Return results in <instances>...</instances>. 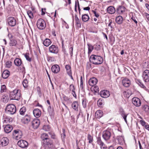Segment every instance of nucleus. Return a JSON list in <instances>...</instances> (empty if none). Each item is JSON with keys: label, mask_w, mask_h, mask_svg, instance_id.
I'll return each instance as SVG.
<instances>
[{"label": "nucleus", "mask_w": 149, "mask_h": 149, "mask_svg": "<svg viewBox=\"0 0 149 149\" xmlns=\"http://www.w3.org/2000/svg\"><path fill=\"white\" fill-rule=\"evenodd\" d=\"M21 96L20 91L19 90L15 89L10 92L9 97L11 100H19Z\"/></svg>", "instance_id": "f257e3e1"}, {"label": "nucleus", "mask_w": 149, "mask_h": 149, "mask_svg": "<svg viewBox=\"0 0 149 149\" xmlns=\"http://www.w3.org/2000/svg\"><path fill=\"white\" fill-rule=\"evenodd\" d=\"M90 61L95 65H100L103 62V58L101 56L92 55L90 58Z\"/></svg>", "instance_id": "f03ea898"}, {"label": "nucleus", "mask_w": 149, "mask_h": 149, "mask_svg": "<svg viewBox=\"0 0 149 149\" xmlns=\"http://www.w3.org/2000/svg\"><path fill=\"white\" fill-rule=\"evenodd\" d=\"M6 111L7 112H10L11 114H13L16 112V107L13 104H9L6 106Z\"/></svg>", "instance_id": "7ed1b4c3"}, {"label": "nucleus", "mask_w": 149, "mask_h": 149, "mask_svg": "<svg viewBox=\"0 0 149 149\" xmlns=\"http://www.w3.org/2000/svg\"><path fill=\"white\" fill-rule=\"evenodd\" d=\"M37 26L39 29L42 30L45 28L46 24L43 19H40L37 21Z\"/></svg>", "instance_id": "20e7f679"}, {"label": "nucleus", "mask_w": 149, "mask_h": 149, "mask_svg": "<svg viewBox=\"0 0 149 149\" xmlns=\"http://www.w3.org/2000/svg\"><path fill=\"white\" fill-rule=\"evenodd\" d=\"M142 77L145 82H148L149 81V70H145L143 72Z\"/></svg>", "instance_id": "39448f33"}, {"label": "nucleus", "mask_w": 149, "mask_h": 149, "mask_svg": "<svg viewBox=\"0 0 149 149\" xmlns=\"http://www.w3.org/2000/svg\"><path fill=\"white\" fill-rule=\"evenodd\" d=\"M14 138L16 140H19L21 138L22 133L21 131L15 130L13 133Z\"/></svg>", "instance_id": "423d86ee"}, {"label": "nucleus", "mask_w": 149, "mask_h": 149, "mask_svg": "<svg viewBox=\"0 0 149 149\" xmlns=\"http://www.w3.org/2000/svg\"><path fill=\"white\" fill-rule=\"evenodd\" d=\"M7 21L8 24L12 26H15L16 23V21L13 17H10L8 18Z\"/></svg>", "instance_id": "0eeeda50"}, {"label": "nucleus", "mask_w": 149, "mask_h": 149, "mask_svg": "<svg viewBox=\"0 0 149 149\" xmlns=\"http://www.w3.org/2000/svg\"><path fill=\"white\" fill-rule=\"evenodd\" d=\"M132 102L133 104L136 107L140 106L141 104L140 100L138 97H134L132 99Z\"/></svg>", "instance_id": "6e6552de"}, {"label": "nucleus", "mask_w": 149, "mask_h": 149, "mask_svg": "<svg viewBox=\"0 0 149 149\" xmlns=\"http://www.w3.org/2000/svg\"><path fill=\"white\" fill-rule=\"evenodd\" d=\"M49 51L52 53L56 54L58 52V49L57 46L52 45L49 47Z\"/></svg>", "instance_id": "1a4fd4ad"}, {"label": "nucleus", "mask_w": 149, "mask_h": 149, "mask_svg": "<svg viewBox=\"0 0 149 149\" xmlns=\"http://www.w3.org/2000/svg\"><path fill=\"white\" fill-rule=\"evenodd\" d=\"M111 136V134L109 131L106 130L103 131L102 136L104 140H109L110 139Z\"/></svg>", "instance_id": "9d476101"}, {"label": "nucleus", "mask_w": 149, "mask_h": 149, "mask_svg": "<svg viewBox=\"0 0 149 149\" xmlns=\"http://www.w3.org/2000/svg\"><path fill=\"white\" fill-rule=\"evenodd\" d=\"M31 118L29 115H26L22 119V122L24 124H27L31 120Z\"/></svg>", "instance_id": "9b49d317"}, {"label": "nucleus", "mask_w": 149, "mask_h": 149, "mask_svg": "<svg viewBox=\"0 0 149 149\" xmlns=\"http://www.w3.org/2000/svg\"><path fill=\"white\" fill-rule=\"evenodd\" d=\"M17 145L20 147L23 148L28 146V143L26 140H19L17 142Z\"/></svg>", "instance_id": "f8f14e48"}, {"label": "nucleus", "mask_w": 149, "mask_h": 149, "mask_svg": "<svg viewBox=\"0 0 149 149\" xmlns=\"http://www.w3.org/2000/svg\"><path fill=\"white\" fill-rule=\"evenodd\" d=\"M40 124V121L38 119H34L32 122V125L34 129H37Z\"/></svg>", "instance_id": "ddd939ff"}, {"label": "nucleus", "mask_w": 149, "mask_h": 149, "mask_svg": "<svg viewBox=\"0 0 149 149\" xmlns=\"http://www.w3.org/2000/svg\"><path fill=\"white\" fill-rule=\"evenodd\" d=\"M100 95L102 97L106 98L108 97L110 95V94L109 91L104 90L100 92Z\"/></svg>", "instance_id": "4468645a"}, {"label": "nucleus", "mask_w": 149, "mask_h": 149, "mask_svg": "<svg viewBox=\"0 0 149 149\" xmlns=\"http://www.w3.org/2000/svg\"><path fill=\"white\" fill-rule=\"evenodd\" d=\"M122 83L123 86L126 87H129L131 84L130 80L128 78H124L123 79Z\"/></svg>", "instance_id": "2eb2a0df"}, {"label": "nucleus", "mask_w": 149, "mask_h": 149, "mask_svg": "<svg viewBox=\"0 0 149 149\" xmlns=\"http://www.w3.org/2000/svg\"><path fill=\"white\" fill-rule=\"evenodd\" d=\"M43 143L46 147L50 148L53 146L52 140H43Z\"/></svg>", "instance_id": "dca6fc26"}, {"label": "nucleus", "mask_w": 149, "mask_h": 149, "mask_svg": "<svg viewBox=\"0 0 149 149\" xmlns=\"http://www.w3.org/2000/svg\"><path fill=\"white\" fill-rule=\"evenodd\" d=\"M3 127L4 128L5 132L7 133L10 132L13 129L12 127L10 125H4Z\"/></svg>", "instance_id": "f3484780"}, {"label": "nucleus", "mask_w": 149, "mask_h": 149, "mask_svg": "<svg viewBox=\"0 0 149 149\" xmlns=\"http://www.w3.org/2000/svg\"><path fill=\"white\" fill-rule=\"evenodd\" d=\"M52 72L54 73H57L60 70V67L57 65H55L52 66L51 68Z\"/></svg>", "instance_id": "a211bd4d"}, {"label": "nucleus", "mask_w": 149, "mask_h": 149, "mask_svg": "<svg viewBox=\"0 0 149 149\" xmlns=\"http://www.w3.org/2000/svg\"><path fill=\"white\" fill-rule=\"evenodd\" d=\"M34 116L36 118L39 117L41 115V112L40 110L38 109H34L33 111Z\"/></svg>", "instance_id": "6ab92c4d"}, {"label": "nucleus", "mask_w": 149, "mask_h": 149, "mask_svg": "<svg viewBox=\"0 0 149 149\" xmlns=\"http://www.w3.org/2000/svg\"><path fill=\"white\" fill-rule=\"evenodd\" d=\"M97 82V80L96 78L93 77L91 78L89 81V84L90 86H93L95 85Z\"/></svg>", "instance_id": "aec40b11"}, {"label": "nucleus", "mask_w": 149, "mask_h": 149, "mask_svg": "<svg viewBox=\"0 0 149 149\" xmlns=\"http://www.w3.org/2000/svg\"><path fill=\"white\" fill-rule=\"evenodd\" d=\"M125 8L123 6H120L117 9V11L120 14H123L125 10Z\"/></svg>", "instance_id": "412c9836"}, {"label": "nucleus", "mask_w": 149, "mask_h": 149, "mask_svg": "<svg viewBox=\"0 0 149 149\" xmlns=\"http://www.w3.org/2000/svg\"><path fill=\"white\" fill-rule=\"evenodd\" d=\"M9 45L11 46H16L18 45L17 41L15 39H12L10 40Z\"/></svg>", "instance_id": "4be33fe9"}, {"label": "nucleus", "mask_w": 149, "mask_h": 149, "mask_svg": "<svg viewBox=\"0 0 149 149\" xmlns=\"http://www.w3.org/2000/svg\"><path fill=\"white\" fill-rule=\"evenodd\" d=\"M10 72L7 70H5L3 71L2 74V77L3 78L6 79L9 76Z\"/></svg>", "instance_id": "5701e85b"}, {"label": "nucleus", "mask_w": 149, "mask_h": 149, "mask_svg": "<svg viewBox=\"0 0 149 149\" xmlns=\"http://www.w3.org/2000/svg\"><path fill=\"white\" fill-rule=\"evenodd\" d=\"M103 115V112L101 110H98L95 113V117L98 118H100Z\"/></svg>", "instance_id": "b1692460"}, {"label": "nucleus", "mask_w": 149, "mask_h": 149, "mask_svg": "<svg viewBox=\"0 0 149 149\" xmlns=\"http://www.w3.org/2000/svg\"><path fill=\"white\" fill-rule=\"evenodd\" d=\"M14 62L15 65L17 66H19L21 65L22 64L21 60L18 58H17L15 59L14 60Z\"/></svg>", "instance_id": "393cba45"}, {"label": "nucleus", "mask_w": 149, "mask_h": 149, "mask_svg": "<svg viewBox=\"0 0 149 149\" xmlns=\"http://www.w3.org/2000/svg\"><path fill=\"white\" fill-rule=\"evenodd\" d=\"M123 17L120 16H119L116 17V22L118 24H121L123 22Z\"/></svg>", "instance_id": "a878e982"}, {"label": "nucleus", "mask_w": 149, "mask_h": 149, "mask_svg": "<svg viewBox=\"0 0 149 149\" xmlns=\"http://www.w3.org/2000/svg\"><path fill=\"white\" fill-rule=\"evenodd\" d=\"M108 12L111 14H113L115 12V8L112 6L109 7L107 8Z\"/></svg>", "instance_id": "bb28decb"}, {"label": "nucleus", "mask_w": 149, "mask_h": 149, "mask_svg": "<svg viewBox=\"0 0 149 149\" xmlns=\"http://www.w3.org/2000/svg\"><path fill=\"white\" fill-rule=\"evenodd\" d=\"M78 103L77 101L73 102L72 104V108L75 110L77 111L78 110Z\"/></svg>", "instance_id": "cd10ccee"}, {"label": "nucleus", "mask_w": 149, "mask_h": 149, "mask_svg": "<svg viewBox=\"0 0 149 149\" xmlns=\"http://www.w3.org/2000/svg\"><path fill=\"white\" fill-rule=\"evenodd\" d=\"M97 143L100 146L101 149H106L107 147L101 140H97Z\"/></svg>", "instance_id": "c85d7f7f"}, {"label": "nucleus", "mask_w": 149, "mask_h": 149, "mask_svg": "<svg viewBox=\"0 0 149 149\" xmlns=\"http://www.w3.org/2000/svg\"><path fill=\"white\" fill-rule=\"evenodd\" d=\"M51 43V41L49 39L46 38L43 42V44L44 46L48 47Z\"/></svg>", "instance_id": "c756f323"}, {"label": "nucleus", "mask_w": 149, "mask_h": 149, "mask_svg": "<svg viewBox=\"0 0 149 149\" xmlns=\"http://www.w3.org/2000/svg\"><path fill=\"white\" fill-rule=\"evenodd\" d=\"M89 16L86 14H85L82 16V19L84 22H87L89 19Z\"/></svg>", "instance_id": "7c9ffc66"}, {"label": "nucleus", "mask_w": 149, "mask_h": 149, "mask_svg": "<svg viewBox=\"0 0 149 149\" xmlns=\"http://www.w3.org/2000/svg\"><path fill=\"white\" fill-rule=\"evenodd\" d=\"M87 45L88 48V54L89 55L93 50L94 49V47L91 44H88Z\"/></svg>", "instance_id": "2f4dec72"}, {"label": "nucleus", "mask_w": 149, "mask_h": 149, "mask_svg": "<svg viewBox=\"0 0 149 149\" xmlns=\"http://www.w3.org/2000/svg\"><path fill=\"white\" fill-rule=\"evenodd\" d=\"M8 100L9 97L8 95H4L2 96V100L3 102L6 103L8 102Z\"/></svg>", "instance_id": "473e14b6"}, {"label": "nucleus", "mask_w": 149, "mask_h": 149, "mask_svg": "<svg viewBox=\"0 0 149 149\" xmlns=\"http://www.w3.org/2000/svg\"><path fill=\"white\" fill-rule=\"evenodd\" d=\"M9 143L8 140H1L0 145L2 146H7Z\"/></svg>", "instance_id": "72a5a7b5"}, {"label": "nucleus", "mask_w": 149, "mask_h": 149, "mask_svg": "<svg viewBox=\"0 0 149 149\" xmlns=\"http://www.w3.org/2000/svg\"><path fill=\"white\" fill-rule=\"evenodd\" d=\"M122 111L121 110L120 111V114L121 115V116H122V117L123 118L125 121L127 123V120H126V118H127V114H125V112L123 111L122 109Z\"/></svg>", "instance_id": "f704fd0d"}, {"label": "nucleus", "mask_w": 149, "mask_h": 149, "mask_svg": "<svg viewBox=\"0 0 149 149\" xmlns=\"http://www.w3.org/2000/svg\"><path fill=\"white\" fill-rule=\"evenodd\" d=\"M48 137V135L46 133H43L41 136V138L42 140H47L49 139Z\"/></svg>", "instance_id": "c9c22d12"}, {"label": "nucleus", "mask_w": 149, "mask_h": 149, "mask_svg": "<svg viewBox=\"0 0 149 149\" xmlns=\"http://www.w3.org/2000/svg\"><path fill=\"white\" fill-rule=\"evenodd\" d=\"M13 121V119L11 117H7L4 120V123H10Z\"/></svg>", "instance_id": "e433bc0d"}, {"label": "nucleus", "mask_w": 149, "mask_h": 149, "mask_svg": "<svg viewBox=\"0 0 149 149\" xmlns=\"http://www.w3.org/2000/svg\"><path fill=\"white\" fill-rule=\"evenodd\" d=\"M142 109L145 112L149 113V106L147 105L143 106L142 107Z\"/></svg>", "instance_id": "4c0bfd02"}, {"label": "nucleus", "mask_w": 149, "mask_h": 149, "mask_svg": "<svg viewBox=\"0 0 149 149\" xmlns=\"http://www.w3.org/2000/svg\"><path fill=\"white\" fill-rule=\"evenodd\" d=\"M26 111V107H23L20 109L19 110V113L21 115H24Z\"/></svg>", "instance_id": "58836bf2"}, {"label": "nucleus", "mask_w": 149, "mask_h": 149, "mask_svg": "<svg viewBox=\"0 0 149 149\" xmlns=\"http://www.w3.org/2000/svg\"><path fill=\"white\" fill-rule=\"evenodd\" d=\"M23 85L24 88H26L28 86V82L26 79H25L23 81Z\"/></svg>", "instance_id": "ea45409f"}, {"label": "nucleus", "mask_w": 149, "mask_h": 149, "mask_svg": "<svg viewBox=\"0 0 149 149\" xmlns=\"http://www.w3.org/2000/svg\"><path fill=\"white\" fill-rule=\"evenodd\" d=\"M136 82L142 88H144L145 87L143 84L141 82L140 80L137 79L136 80Z\"/></svg>", "instance_id": "a19ab883"}, {"label": "nucleus", "mask_w": 149, "mask_h": 149, "mask_svg": "<svg viewBox=\"0 0 149 149\" xmlns=\"http://www.w3.org/2000/svg\"><path fill=\"white\" fill-rule=\"evenodd\" d=\"M51 127L49 125H44L43 127V129L45 131H48L50 130Z\"/></svg>", "instance_id": "79ce46f5"}, {"label": "nucleus", "mask_w": 149, "mask_h": 149, "mask_svg": "<svg viewBox=\"0 0 149 149\" xmlns=\"http://www.w3.org/2000/svg\"><path fill=\"white\" fill-rule=\"evenodd\" d=\"M12 62L10 61H7L5 63V67L7 68H10L12 66Z\"/></svg>", "instance_id": "37998d69"}, {"label": "nucleus", "mask_w": 149, "mask_h": 149, "mask_svg": "<svg viewBox=\"0 0 149 149\" xmlns=\"http://www.w3.org/2000/svg\"><path fill=\"white\" fill-rule=\"evenodd\" d=\"M141 142L139 140V148L140 149H142V146L141 144V142L142 143V144L143 146H146L145 143V140H141Z\"/></svg>", "instance_id": "c03bdc74"}, {"label": "nucleus", "mask_w": 149, "mask_h": 149, "mask_svg": "<svg viewBox=\"0 0 149 149\" xmlns=\"http://www.w3.org/2000/svg\"><path fill=\"white\" fill-rule=\"evenodd\" d=\"M27 13L29 17L31 19H32L33 17V14L31 10L27 11Z\"/></svg>", "instance_id": "a18cd8bd"}, {"label": "nucleus", "mask_w": 149, "mask_h": 149, "mask_svg": "<svg viewBox=\"0 0 149 149\" xmlns=\"http://www.w3.org/2000/svg\"><path fill=\"white\" fill-rule=\"evenodd\" d=\"M6 90V88L5 85H3L1 86V93L5 92Z\"/></svg>", "instance_id": "49530a36"}, {"label": "nucleus", "mask_w": 149, "mask_h": 149, "mask_svg": "<svg viewBox=\"0 0 149 149\" xmlns=\"http://www.w3.org/2000/svg\"><path fill=\"white\" fill-rule=\"evenodd\" d=\"M94 46V49L97 51L101 49V46L100 45L96 44Z\"/></svg>", "instance_id": "de8ad7c7"}, {"label": "nucleus", "mask_w": 149, "mask_h": 149, "mask_svg": "<svg viewBox=\"0 0 149 149\" xmlns=\"http://www.w3.org/2000/svg\"><path fill=\"white\" fill-rule=\"evenodd\" d=\"M24 56L26 60L29 62L31 61V58L29 57V53H26V54H24Z\"/></svg>", "instance_id": "09e8293b"}, {"label": "nucleus", "mask_w": 149, "mask_h": 149, "mask_svg": "<svg viewBox=\"0 0 149 149\" xmlns=\"http://www.w3.org/2000/svg\"><path fill=\"white\" fill-rule=\"evenodd\" d=\"M92 88L95 92L97 93L99 91V88L97 86H92Z\"/></svg>", "instance_id": "8fccbe9b"}, {"label": "nucleus", "mask_w": 149, "mask_h": 149, "mask_svg": "<svg viewBox=\"0 0 149 149\" xmlns=\"http://www.w3.org/2000/svg\"><path fill=\"white\" fill-rule=\"evenodd\" d=\"M49 134L51 135V137L52 139H56V136L54 133L52 132H49Z\"/></svg>", "instance_id": "3c124183"}, {"label": "nucleus", "mask_w": 149, "mask_h": 149, "mask_svg": "<svg viewBox=\"0 0 149 149\" xmlns=\"http://www.w3.org/2000/svg\"><path fill=\"white\" fill-rule=\"evenodd\" d=\"M74 19L75 20L76 24L79 23H81L80 19L78 18V17L76 15L74 17Z\"/></svg>", "instance_id": "603ef678"}, {"label": "nucleus", "mask_w": 149, "mask_h": 149, "mask_svg": "<svg viewBox=\"0 0 149 149\" xmlns=\"http://www.w3.org/2000/svg\"><path fill=\"white\" fill-rule=\"evenodd\" d=\"M63 133L61 134V137L62 139H64L65 137V130L64 129L62 130Z\"/></svg>", "instance_id": "864d4df0"}, {"label": "nucleus", "mask_w": 149, "mask_h": 149, "mask_svg": "<svg viewBox=\"0 0 149 149\" xmlns=\"http://www.w3.org/2000/svg\"><path fill=\"white\" fill-rule=\"evenodd\" d=\"M109 24H108V27H110L111 29H112L113 28L112 26H113V24L111 20H109Z\"/></svg>", "instance_id": "5fc2aeb1"}, {"label": "nucleus", "mask_w": 149, "mask_h": 149, "mask_svg": "<svg viewBox=\"0 0 149 149\" xmlns=\"http://www.w3.org/2000/svg\"><path fill=\"white\" fill-rule=\"evenodd\" d=\"M127 92V94L128 95L126 96V97L128 98L132 94V92L130 90H128L126 91Z\"/></svg>", "instance_id": "6e6d98bb"}, {"label": "nucleus", "mask_w": 149, "mask_h": 149, "mask_svg": "<svg viewBox=\"0 0 149 149\" xmlns=\"http://www.w3.org/2000/svg\"><path fill=\"white\" fill-rule=\"evenodd\" d=\"M70 90L71 91H73L74 90V86L72 84H71L70 86Z\"/></svg>", "instance_id": "4d7b16f0"}, {"label": "nucleus", "mask_w": 149, "mask_h": 149, "mask_svg": "<svg viewBox=\"0 0 149 149\" xmlns=\"http://www.w3.org/2000/svg\"><path fill=\"white\" fill-rule=\"evenodd\" d=\"M82 104L83 107L84 108L86 107V101L84 100H82Z\"/></svg>", "instance_id": "13d9d810"}, {"label": "nucleus", "mask_w": 149, "mask_h": 149, "mask_svg": "<svg viewBox=\"0 0 149 149\" xmlns=\"http://www.w3.org/2000/svg\"><path fill=\"white\" fill-rule=\"evenodd\" d=\"M70 54L71 56H72L73 55V48L72 47H71L69 48V49Z\"/></svg>", "instance_id": "bf43d9fd"}, {"label": "nucleus", "mask_w": 149, "mask_h": 149, "mask_svg": "<svg viewBox=\"0 0 149 149\" xmlns=\"http://www.w3.org/2000/svg\"><path fill=\"white\" fill-rule=\"evenodd\" d=\"M9 38L10 40H12V39H14V38H13V36L11 33H9L8 34V35Z\"/></svg>", "instance_id": "052dcab7"}, {"label": "nucleus", "mask_w": 149, "mask_h": 149, "mask_svg": "<svg viewBox=\"0 0 149 149\" xmlns=\"http://www.w3.org/2000/svg\"><path fill=\"white\" fill-rule=\"evenodd\" d=\"M140 123L143 126H145V125H146V122L143 120H141L140 121Z\"/></svg>", "instance_id": "680f3d73"}, {"label": "nucleus", "mask_w": 149, "mask_h": 149, "mask_svg": "<svg viewBox=\"0 0 149 149\" xmlns=\"http://www.w3.org/2000/svg\"><path fill=\"white\" fill-rule=\"evenodd\" d=\"M93 13L95 14V16L96 17H98L99 16V14L96 13L95 11L94 10H92Z\"/></svg>", "instance_id": "e2e57ef3"}, {"label": "nucleus", "mask_w": 149, "mask_h": 149, "mask_svg": "<svg viewBox=\"0 0 149 149\" xmlns=\"http://www.w3.org/2000/svg\"><path fill=\"white\" fill-rule=\"evenodd\" d=\"M103 103L102 102V101L100 100H99L97 101V104L99 105L100 106H101L102 104Z\"/></svg>", "instance_id": "0e129e2a"}, {"label": "nucleus", "mask_w": 149, "mask_h": 149, "mask_svg": "<svg viewBox=\"0 0 149 149\" xmlns=\"http://www.w3.org/2000/svg\"><path fill=\"white\" fill-rule=\"evenodd\" d=\"M63 98L64 100L66 101H68L69 100V98L68 97L65 96L64 95L63 97Z\"/></svg>", "instance_id": "69168bd1"}, {"label": "nucleus", "mask_w": 149, "mask_h": 149, "mask_svg": "<svg viewBox=\"0 0 149 149\" xmlns=\"http://www.w3.org/2000/svg\"><path fill=\"white\" fill-rule=\"evenodd\" d=\"M67 73L69 75H71L72 74L71 69L66 70Z\"/></svg>", "instance_id": "338daca9"}, {"label": "nucleus", "mask_w": 149, "mask_h": 149, "mask_svg": "<svg viewBox=\"0 0 149 149\" xmlns=\"http://www.w3.org/2000/svg\"><path fill=\"white\" fill-rule=\"evenodd\" d=\"M145 128L149 131V125L148 124H147L145 125Z\"/></svg>", "instance_id": "774afa93"}]
</instances>
